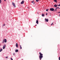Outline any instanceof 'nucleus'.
Wrapping results in <instances>:
<instances>
[{
    "instance_id": "29",
    "label": "nucleus",
    "mask_w": 60,
    "mask_h": 60,
    "mask_svg": "<svg viewBox=\"0 0 60 60\" xmlns=\"http://www.w3.org/2000/svg\"><path fill=\"white\" fill-rule=\"evenodd\" d=\"M58 13H60V12H58Z\"/></svg>"
},
{
    "instance_id": "10",
    "label": "nucleus",
    "mask_w": 60,
    "mask_h": 60,
    "mask_svg": "<svg viewBox=\"0 0 60 60\" xmlns=\"http://www.w3.org/2000/svg\"><path fill=\"white\" fill-rule=\"evenodd\" d=\"M58 5H56V4L55 5H54V7H57V6Z\"/></svg>"
},
{
    "instance_id": "18",
    "label": "nucleus",
    "mask_w": 60,
    "mask_h": 60,
    "mask_svg": "<svg viewBox=\"0 0 60 60\" xmlns=\"http://www.w3.org/2000/svg\"><path fill=\"white\" fill-rule=\"evenodd\" d=\"M49 10V9H47L46 10V11H48V10Z\"/></svg>"
},
{
    "instance_id": "1",
    "label": "nucleus",
    "mask_w": 60,
    "mask_h": 60,
    "mask_svg": "<svg viewBox=\"0 0 60 60\" xmlns=\"http://www.w3.org/2000/svg\"><path fill=\"white\" fill-rule=\"evenodd\" d=\"M40 56H39V58L40 60H41L42 58L43 57V54H41V52L39 53Z\"/></svg>"
},
{
    "instance_id": "20",
    "label": "nucleus",
    "mask_w": 60,
    "mask_h": 60,
    "mask_svg": "<svg viewBox=\"0 0 60 60\" xmlns=\"http://www.w3.org/2000/svg\"><path fill=\"white\" fill-rule=\"evenodd\" d=\"M34 3V1H32L31 2V3Z\"/></svg>"
},
{
    "instance_id": "30",
    "label": "nucleus",
    "mask_w": 60,
    "mask_h": 60,
    "mask_svg": "<svg viewBox=\"0 0 60 60\" xmlns=\"http://www.w3.org/2000/svg\"><path fill=\"white\" fill-rule=\"evenodd\" d=\"M6 1V0H4V1Z\"/></svg>"
},
{
    "instance_id": "6",
    "label": "nucleus",
    "mask_w": 60,
    "mask_h": 60,
    "mask_svg": "<svg viewBox=\"0 0 60 60\" xmlns=\"http://www.w3.org/2000/svg\"><path fill=\"white\" fill-rule=\"evenodd\" d=\"M45 21L46 22H48L49 19H45Z\"/></svg>"
},
{
    "instance_id": "8",
    "label": "nucleus",
    "mask_w": 60,
    "mask_h": 60,
    "mask_svg": "<svg viewBox=\"0 0 60 60\" xmlns=\"http://www.w3.org/2000/svg\"><path fill=\"white\" fill-rule=\"evenodd\" d=\"M24 0H22V1L21 2V4H24Z\"/></svg>"
},
{
    "instance_id": "22",
    "label": "nucleus",
    "mask_w": 60,
    "mask_h": 60,
    "mask_svg": "<svg viewBox=\"0 0 60 60\" xmlns=\"http://www.w3.org/2000/svg\"><path fill=\"white\" fill-rule=\"evenodd\" d=\"M5 24H3V26H5Z\"/></svg>"
},
{
    "instance_id": "9",
    "label": "nucleus",
    "mask_w": 60,
    "mask_h": 60,
    "mask_svg": "<svg viewBox=\"0 0 60 60\" xmlns=\"http://www.w3.org/2000/svg\"><path fill=\"white\" fill-rule=\"evenodd\" d=\"M38 19H37L36 21V23H37V24H38Z\"/></svg>"
},
{
    "instance_id": "3",
    "label": "nucleus",
    "mask_w": 60,
    "mask_h": 60,
    "mask_svg": "<svg viewBox=\"0 0 60 60\" xmlns=\"http://www.w3.org/2000/svg\"><path fill=\"white\" fill-rule=\"evenodd\" d=\"M12 4L13 6H14V7H16V6L15 5V4L13 2H12Z\"/></svg>"
},
{
    "instance_id": "5",
    "label": "nucleus",
    "mask_w": 60,
    "mask_h": 60,
    "mask_svg": "<svg viewBox=\"0 0 60 60\" xmlns=\"http://www.w3.org/2000/svg\"><path fill=\"white\" fill-rule=\"evenodd\" d=\"M6 47V45L5 44L4 45V46L3 47V49H5V48Z\"/></svg>"
},
{
    "instance_id": "4",
    "label": "nucleus",
    "mask_w": 60,
    "mask_h": 60,
    "mask_svg": "<svg viewBox=\"0 0 60 60\" xmlns=\"http://www.w3.org/2000/svg\"><path fill=\"white\" fill-rule=\"evenodd\" d=\"M50 10L51 11H54V9L53 8H50Z\"/></svg>"
},
{
    "instance_id": "11",
    "label": "nucleus",
    "mask_w": 60,
    "mask_h": 60,
    "mask_svg": "<svg viewBox=\"0 0 60 60\" xmlns=\"http://www.w3.org/2000/svg\"><path fill=\"white\" fill-rule=\"evenodd\" d=\"M18 51L19 50H18V49H16L15 50V52H18Z\"/></svg>"
},
{
    "instance_id": "13",
    "label": "nucleus",
    "mask_w": 60,
    "mask_h": 60,
    "mask_svg": "<svg viewBox=\"0 0 60 60\" xmlns=\"http://www.w3.org/2000/svg\"><path fill=\"white\" fill-rule=\"evenodd\" d=\"M44 14H42V17H44Z\"/></svg>"
},
{
    "instance_id": "16",
    "label": "nucleus",
    "mask_w": 60,
    "mask_h": 60,
    "mask_svg": "<svg viewBox=\"0 0 60 60\" xmlns=\"http://www.w3.org/2000/svg\"><path fill=\"white\" fill-rule=\"evenodd\" d=\"M39 0H36V1L38 2Z\"/></svg>"
},
{
    "instance_id": "17",
    "label": "nucleus",
    "mask_w": 60,
    "mask_h": 60,
    "mask_svg": "<svg viewBox=\"0 0 60 60\" xmlns=\"http://www.w3.org/2000/svg\"><path fill=\"white\" fill-rule=\"evenodd\" d=\"M57 10V9L56 8L55 9V11H56Z\"/></svg>"
},
{
    "instance_id": "27",
    "label": "nucleus",
    "mask_w": 60,
    "mask_h": 60,
    "mask_svg": "<svg viewBox=\"0 0 60 60\" xmlns=\"http://www.w3.org/2000/svg\"><path fill=\"white\" fill-rule=\"evenodd\" d=\"M48 14L47 13H46V15H47Z\"/></svg>"
},
{
    "instance_id": "15",
    "label": "nucleus",
    "mask_w": 60,
    "mask_h": 60,
    "mask_svg": "<svg viewBox=\"0 0 60 60\" xmlns=\"http://www.w3.org/2000/svg\"><path fill=\"white\" fill-rule=\"evenodd\" d=\"M56 9H60V8H59V7H57L56 8Z\"/></svg>"
},
{
    "instance_id": "32",
    "label": "nucleus",
    "mask_w": 60,
    "mask_h": 60,
    "mask_svg": "<svg viewBox=\"0 0 60 60\" xmlns=\"http://www.w3.org/2000/svg\"><path fill=\"white\" fill-rule=\"evenodd\" d=\"M38 14H39V13H38Z\"/></svg>"
},
{
    "instance_id": "31",
    "label": "nucleus",
    "mask_w": 60,
    "mask_h": 60,
    "mask_svg": "<svg viewBox=\"0 0 60 60\" xmlns=\"http://www.w3.org/2000/svg\"><path fill=\"white\" fill-rule=\"evenodd\" d=\"M35 26H37V25H35Z\"/></svg>"
},
{
    "instance_id": "25",
    "label": "nucleus",
    "mask_w": 60,
    "mask_h": 60,
    "mask_svg": "<svg viewBox=\"0 0 60 60\" xmlns=\"http://www.w3.org/2000/svg\"><path fill=\"white\" fill-rule=\"evenodd\" d=\"M8 57H6V58H8Z\"/></svg>"
},
{
    "instance_id": "12",
    "label": "nucleus",
    "mask_w": 60,
    "mask_h": 60,
    "mask_svg": "<svg viewBox=\"0 0 60 60\" xmlns=\"http://www.w3.org/2000/svg\"><path fill=\"white\" fill-rule=\"evenodd\" d=\"M20 47L21 49H22V47H21V45H20Z\"/></svg>"
},
{
    "instance_id": "21",
    "label": "nucleus",
    "mask_w": 60,
    "mask_h": 60,
    "mask_svg": "<svg viewBox=\"0 0 60 60\" xmlns=\"http://www.w3.org/2000/svg\"><path fill=\"white\" fill-rule=\"evenodd\" d=\"M59 60H60V56L59 57Z\"/></svg>"
},
{
    "instance_id": "23",
    "label": "nucleus",
    "mask_w": 60,
    "mask_h": 60,
    "mask_svg": "<svg viewBox=\"0 0 60 60\" xmlns=\"http://www.w3.org/2000/svg\"><path fill=\"white\" fill-rule=\"evenodd\" d=\"M53 23H52V24H51V26H52V25H53Z\"/></svg>"
},
{
    "instance_id": "19",
    "label": "nucleus",
    "mask_w": 60,
    "mask_h": 60,
    "mask_svg": "<svg viewBox=\"0 0 60 60\" xmlns=\"http://www.w3.org/2000/svg\"><path fill=\"white\" fill-rule=\"evenodd\" d=\"M54 1L55 2H56V0H54Z\"/></svg>"
},
{
    "instance_id": "33",
    "label": "nucleus",
    "mask_w": 60,
    "mask_h": 60,
    "mask_svg": "<svg viewBox=\"0 0 60 60\" xmlns=\"http://www.w3.org/2000/svg\"><path fill=\"white\" fill-rule=\"evenodd\" d=\"M60 16V14L59 15Z\"/></svg>"
},
{
    "instance_id": "14",
    "label": "nucleus",
    "mask_w": 60,
    "mask_h": 60,
    "mask_svg": "<svg viewBox=\"0 0 60 60\" xmlns=\"http://www.w3.org/2000/svg\"><path fill=\"white\" fill-rule=\"evenodd\" d=\"M3 50V49H1L0 50V52H1Z\"/></svg>"
},
{
    "instance_id": "24",
    "label": "nucleus",
    "mask_w": 60,
    "mask_h": 60,
    "mask_svg": "<svg viewBox=\"0 0 60 60\" xmlns=\"http://www.w3.org/2000/svg\"><path fill=\"white\" fill-rule=\"evenodd\" d=\"M0 3H1V0H0Z\"/></svg>"
},
{
    "instance_id": "7",
    "label": "nucleus",
    "mask_w": 60,
    "mask_h": 60,
    "mask_svg": "<svg viewBox=\"0 0 60 60\" xmlns=\"http://www.w3.org/2000/svg\"><path fill=\"white\" fill-rule=\"evenodd\" d=\"M15 46L16 48H18V43H16L15 45Z\"/></svg>"
},
{
    "instance_id": "2",
    "label": "nucleus",
    "mask_w": 60,
    "mask_h": 60,
    "mask_svg": "<svg viewBox=\"0 0 60 60\" xmlns=\"http://www.w3.org/2000/svg\"><path fill=\"white\" fill-rule=\"evenodd\" d=\"M6 42H7V40L6 39H4V40H3L2 43H4V42L6 43Z\"/></svg>"
},
{
    "instance_id": "28",
    "label": "nucleus",
    "mask_w": 60,
    "mask_h": 60,
    "mask_svg": "<svg viewBox=\"0 0 60 60\" xmlns=\"http://www.w3.org/2000/svg\"><path fill=\"white\" fill-rule=\"evenodd\" d=\"M60 6V4L58 5V6Z\"/></svg>"
},
{
    "instance_id": "26",
    "label": "nucleus",
    "mask_w": 60,
    "mask_h": 60,
    "mask_svg": "<svg viewBox=\"0 0 60 60\" xmlns=\"http://www.w3.org/2000/svg\"><path fill=\"white\" fill-rule=\"evenodd\" d=\"M11 60H13V59H12V58H11Z\"/></svg>"
}]
</instances>
